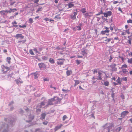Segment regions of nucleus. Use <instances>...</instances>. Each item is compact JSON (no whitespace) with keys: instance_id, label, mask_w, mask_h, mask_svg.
Instances as JSON below:
<instances>
[{"instance_id":"4c0bfd02","label":"nucleus","mask_w":132,"mask_h":132,"mask_svg":"<svg viewBox=\"0 0 132 132\" xmlns=\"http://www.w3.org/2000/svg\"><path fill=\"white\" fill-rule=\"evenodd\" d=\"M89 13H86L85 14V16H91V15H89Z\"/></svg>"},{"instance_id":"774afa93","label":"nucleus","mask_w":132,"mask_h":132,"mask_svg":"<svg viewBox=\"0 0 132 132\" xmlns=\"http://www.w3.org/2000/svg\"><path fill=\"white\" fill-rule=\"evenodd\" d=\"M14 109V108L13 106L11 107L10 108V110L11 111L12 110Z\"/></svg>"},{"instance_id":"2eb2a0df","label":"nucleus","mask_w":132,"mask_h":132,"mask_svg":"<svg viewBox=\"0 0 132 132\" xmlns=\"http://www.w3.org/2000/svg\"><path fill=\"white\" fill-rule=\"evenodd\" d=\"M75 84H74V86H75L77 85L79 83V81L78 80H75Z\"/></svg>"},{"instance_id":"aec40b11","label":"nucleus","mask_w":132,"mask_h":132,"mask_svg":"<svg viewBox=\"0 0 132 132\" xmlns=\"http://www.w3.org/2000/svg\"><path fill=\"white\" fill-rule=\"evenodd\" d=\"M11 59V58L10 57H8L7 58V61L9 63H10Z\"/></svg>"},{"instance_id":"5701e85b","label":"nucleus","mask_w":132,"mask_h":132,"mask_svg":"<svg viewBox=\"0 0 132 132\" xmlns=\"http://www.w3.org/2000/svg\"><path fill=\"white\" fill-rule=\"evenodd\" d=\"M15 81H16V83L17 84H19V82L20 83H23L22 81H19L18 79L16 80Z\"/></svg>"},{"instance_id":"f257e3e1","label":"nucleus","mask_w":132,"mask_h":132,"mask_svg":"<svg viewBox=\"0 0 132 132\" xmlns=\"http://www.w3.org/2000/svg\"><path fill=\"white\" fill-rule=\"evenodd\" d=\"M61 100V98H59L58 97H54V98H51L48 100L47 104L45 106L47 107L48 105H53V104L52 103V101L57 100V101L56 102L57 103H60Z\"/></svg>"},{"instance_id":"a878e982","label":"nucleus","mask_w":132,"mask_h":132,"mask_svg":"<svg viewBox=\"0 0 132 132\" xmlns=\"http://www.w3.org/2000/svg\"><path fill=\"white\" fill-rule=\"evenodd\" d=\"M67 118V116L65 115H64L63 117V120L64 121L65 119Z\"/></svg>"},{"instance_id":"0e129e2a","label":"nucleus","mask_w":132,"mask_h":132,"mask_svg":"<svg viewBox=\"0 0 132 132\" xmlns=\"http://www.w3.org/2000/svg\"><path fill=\"white\" fill-rule=\"evenodd\" d=\"M118 10L119 11H121V12H122V11L121 10V9L120 7H119L118 9Z\"/></svg>"},{"instance_id":"9d476101","label":"nucleus","mask_w":132,"mask_h":132,"mask_svg":"<svg viewBox=\"0 0 132 132\" xmlns=\"http://www.w3.org/2000/svg\"><path fill=\"white\" fill-rule=\"evenodd\" d=\"M11 11H8L7 10H5V12H7V13H10L12 11H13V10H15V11H17V10L16 9H10Z\"/></svg>"},{"instance_id":"13d9d810","label":"nucleus","mask_w":132,"mask_h":132,"mask_svg":"<svg viewBox=\"0 0 132 132\" xmlns=\"http://www.w3.org/2000/svg\"><path fill=\"white\" fill-rule=\"evenodd\" d=\"M8 78H10V77H11L12 76L11 74L9 75L8 76Z\"/></svg>"},{"instance_id":"49530a36","label":"nucleus","mask_w":132,"mask_h":132,"mask_svg":"<svg viewBox=\"0 0 132 132\" xmlns=\"http://www.w3.org/2000/svg\"><path fill=\"white\" fill-rule=\"evenodd\" d=\"M15 3V2H11L10 4V5H12Z\"/></svg>"},{"instance_id":"f704fd0d","label":"nucleus","mask_w":132,"mask_h":132,"mask_svg":"<svg viewBox=\"0 0 132 132\" xmlns=\"http://www.w3.org/2000/svg\"><path fill=\"white\" fill-rule=\"evenodd\" d=\"M81 12L83 13H84L86 12L85 9L84 8L82 9L81 10Z\"/></svg>"},{"instance_id":"ea45409f","label":"nucleus","mask_w":132,"mask_h":132,"mask_svg":"<svg viewBox=\"0 0 132 132\" xmlns=\"http://www.w3.org/2000/svg\"><path fill=\"white\" fill-rule=\"evenodd\" d=\"M127 22L128 23H132V20L130 19L129 20H128L127 21Z\"/></svg>"},{"instance_id":"58836bf2","label":"nucleus","mask_w":132,"mask_h":132,"mask_svg":"<svg viewBox=\"0 0 132 132\" xmlns=\"http://www.w3.org/2000/svg\"><path fill=\"white\" fill-rule=\"evenodd\" d=\"M98 78H97V80H102V79L101 77L100 76H98Z\"/></svg>"},{"instance_id":"338daca9","label":"nucleus","mask_w":132,"mask_h":132,"mask_svg":"<svg viewBox=\"0 0 132 132\" xmlns=\"http://www.w3.org/2000/svg\"><path fill=\"white\" fill-rule=\"evenodd\" d=\"M110 29L111 31L112 30H113V28L112 27H111V26L110 27Z\"/></svg>"},{"instance_id":"e2e57ef3","label":"nucleus","mask_w":132,"mask_h":132,"mask_svg":"<svg viewBox=\"0 0 132 132\" xmlns=\"http://www.w3.org/2000/svg\"><path fill=\"white\" fill-rule=\"evenodd\" d=\"M118 2L117 1H115L113 2V3L114 4H116Z\"/></svg>"},{"instance_id":"3c124183","label":"nucleus","mask_w":132,"mask_h":132,"mask_svg":"<svg viewBox=\"0 0 132 132\" xmlns=\"http://www.w3.org/2000/svg\"><path fill=\"white\" fill-rule=\"evenodd\" d=\"M116 69L115 68H112V71H115Z\"/></svg>"},{"instance_id":"9b49d317","label":"nucleus","mask_w":132,"mask_h":132,"mask_svg":"<svg viewBox=\"0 0 132 132\" xmlns=\"http://www.w3.org/2000/svg\"><path fill=\"white\" fill-rule=\"evenodd\" d=\"M73 13L74 14L73 15H71V18L73 19H76V16L77 14V13L75 12H74Z\"/></svg>"},{"instance_id":"603ef678","label":"nucleus","mask_w":132,"mask_h":132,"mask_svg":"<svg viewBox=\"0 0 132 132\" xmlns=\"http://www.w3.org/2000/svg\"><path fill=\"white\" fill-rule=\"evenodd\" d=\"M131 39H130L128 40V42L130 44H131Z\"/></svg>"},{"instance_id":"412c9836","label":"nucleus","mask_w":132,"mask_h":132,"mask_svg":"<svg viewBox=\"0 0 132 132\" xmlns=\"http://www.w3.org/2000/svg\"><path fill=\"white\" fill-rule=\"evenodd\" d=\"M49 62L52 63H54V61L53 59L50 58L49 60Z\"/></svg>"},{"instance_id":"5fc2aeb1","label":"nucleus","mask_w":132,"mask_h":132,"mask_svg":"<svg viewBox=\"0 0 132 132\" xmlns=\"http://www.w3.org/2000/svg\"><path fill=\"white\" fill-rule=\"evenodd\" d=\"M35 1L34 2V3H37L39 1V0H34Z\"/></svg>"},{"instance_id":"0eeeda50","label":"nucleus","mask_w":132,"mask_h":132,"mask_svg":"<svg viewBox=\"0 0 132 132\" xmlns=\"http://www.w3.org/2000/svg\"><path fill=\"white\" fill-rule=\"evenodd\" d=\"M129 113V112L127 111L123 112L121 114V117L123 118L127 114H128Z\"/></svg>"},{"instance_id":"a19ab883","label":"nucleus","mask_w":132,"mask_h":132,"mask_svg":"<svg viewBox=\"0 0 132 132\" xmlns=\"http://www.w3.org/2000/svg\"><path fill=\"white\" fill-rule=\"evenodd\" d=\"M49 79L47 78H45L44 79V81H49Z\"/></svg>"},{"instance_id":"b1692460","label":"nucleus","mask_w":132,"mask_h":132,"mask_svg":"<svg viewBox=\"0 0 132 132\" xmlns=\"http://www.w3.org/2000/svg\"><path fill=\"white\" fill-rule=\"evenodd\" d=\"M42 58L43 60H46L48 59V57L46 56H44L42 57Z\"/></svg>"},{"instance_id":"4be33fe9","label":"nucleus","mask_w":132,"mask_h":132,"mask_svg":"<svg viewBox=\"0 0 132 132\" xmlns=\"http://www.w3.org/2000/svg\"><path fill=\"white\" fill-rule=\"evenodd\" d=\"M5 11L3 10L2 11H0V14L3 15H5Z\"/></svg>"},{"instance_id":"393cba45","label":"nucleus","mask_w":132,"mask_h":132,"mask_svg":"<svg viewBox=\"0 0 132 132\" xmlns=\"http://www.w3.org/2000/svg\"><path fill=\"white\" fill-rule=\"evenodd\" d=\"M116 64H112L110 65V67L111 68H115V67L116 66Z\"/></svg>"},{"instance_id":"4468645a","label":"nucleus","mask_w":132,"mask_h":132,"mask_svg":"<svg viewBox=\"0 0 132 132\" xmlns=\"http://www.w3.org/2000/svg\"><path fill=\"white\" fill-rule=\"evenodd\" d=\"M109 31V30H105V31H102L101 32V33L102 34H105V33H108Z\"/></svg>"},{"instance_id":"a211bd4d","label":"nucleus","mask_w":132,"mask_h":132,"mask_svg":"<svg viewBox=\"0 0 132 132\" xmlns=\"http://www.w3.org/2000/svg\"><path fill=\"white\" fill-rule=\"evenodd\" d=\"M68 6L69 7L71 8L74 6V4L71 3L68 4Z\"/></svg>"},{"instance_id":"f03ea898","label":"nucleus","mask_w":132,"mask_h":132,"mask_svg":"<svg viewBox=\"0 0 132 132\" xmlns=\"http://www.w3.org/2000/svg\"><path fill=\"white\" fill-rule=\"evenodd\" d=\"M114 126L113 124H110V123H107L104 125L103 127L104 128V131L106 129L108 130V132H109L110 131V129H111L112 128L114 127Z\"/></svg>"},{"instance_id":"423d86ee","label":"nucleus","mask_w":132,"mask_h":132,"mask_svg":"<svg viewBox=\"0 0 132 132\" xmlns=\"http://www.w3.org/2000/svg\"><path fill=\"white\" fill-rule=\"evenodd\" d=\"M105 17H107L108 16H110L112 14V12L111 11H109L106 13H103Z\"/></svg>"},{"instance_id":"c756f323","label":"nucleus","mask_w":132,"mask_h":132,"mask_svg":"<svg viewBox=\"0 0 132 132\" xmlns=\"http://www.w3.org/2000/svg\"><path fill=\"white\" fill-rule=\"evenodd\" d=\"M34 77H35V79H37V78L38 77V75L37 74L34 73Z\"/></svg>"},{"instance_id":"680f3d73","label":"nucleus","mask_w":132,"mask_h":132,"mask_svg":"<svg viewBox=\"0 0 132 132\" xmlns=\"http://www.w3.org/2000/svg\"><path fill=\"white\" fill-rule=\"evenodd\" d=\"M55 18H57L58 19H60V17H58L57 15H56L55 16Z\"/></svg>"},{"instance_id":"052dcab7","label":"nucleus","mask_w":132,"mask_h":132,"mask_svg":"<svg viewBox=\"0 0 132 132\" xmlns=\"http://www.w3.org/2000/svg\"><path fill=\"white\" fill-rule=\"evenodd\" d=\"M40 109H38L37 110V112H40Z\"/></svg>"},{"instance_id":"bb28decb","label":"nucleus","mask_w":132,"mask_h":132,"mask_svg":"<svg viewBox=\"0 0 132 132\" xmlns=\"http://www.w3.org/2000/svg\"><path fill=\"white\" fill-rule=\"evenodd\" d=\"M29 118L31 120H32L34 118V116L31 115H30V116L29 117Z\"/></svg>"},{"instance_id":"39448f33","label":"nucleus","mask_w":132,"mask_h":132,"mask_svg":"<svg viewBox=\"0 0 132 132\" xmlns=\"http://www.w3.org/2000/svg\"><path fill=\"white\" fill-rule=\"evenodd\" d=\"M58 60H62V62H59L57 61V64L58 65H63V64L64 61H65V60L64 59H58Z\"/></svg>"},{"instance_id":"bf43d9fd","label":"nucleus","mask_w":132,"mask_h":132,"mask_svg":"<svg viewBox=\"0 0 132 132\" xmlns=\"http://www.w3.org/2000/svg\"><path fill=\"white\" fill-rule=\"evenodd\" d=\"M94 71L93 72V73L94 74L95 73H97V71L96 70H94Z\"/></svg>"},{"instance_id":"a18cd8bd","label":"nucleus","mask_w":132,"mask_h":132,"mask_svg":"<svg viewBox=\"0 0 132 132\" xmlns=\"http://www.w3.org/2000/svg\"><path fill=\"white\" fill-rule=\"evenodd\" d=\"M127 67V65L125 64L123 65H122V67H121L122 68H126Z\"/></svg>"},{"instance_id":"cd10ccee","label":"nucleus","mask_w":132,"mask_h":132,"mask_svg":"<svg viewBox=\"0 0 132 132\" xmlns=\"http://www.w3.org/2000/svg\"><path fill=\"white\" fill-rule=\"evenodd\" d=\"M42 9V7H40V8H39L38 9H37V11H36V12L38 13L39 11H41Z\"/></svg>"},{"instance_id":"6e6552de","label":"nucleus","mask_w":132,"mask_h":132,"mask_svg":"<svg viewBox=\"0 0 132 132\" xmlns=\"http://www.w3.org/2000/svg\"><path fill=\"white\" fill-rule=\"evenodd\" d=\"M15 37L17 39L20 38L21 39H23L24 38V36L21 34H18L16 35Z\"/></svg>"},{"instance_id":"6ab92c4d","label":"nucleus","mask_w":132,"mask_h":132,"mask_svg":"<svg viewBox=\"0 0 132 132\" xmlns=\"http://www.w3.org/2000/svg\"><path fill=\"white\" fill-rule=\"evenodd\" d=\"M104 84L106 86H108L109 85V83L107 81H105L104 82Z\"/></svg>"},{"instance_id":"69168bd1","label":"nucleus","mask_w":132,"mask_h":132,"mask_svg":"<svg viewBox=\"0 0 132 132\" xmlns=\"http://www.w3.org/2000/svg\"><path fill=\"white\" fill-rule=\"evenodd\" d=\"M121 97L122 98H124V96L123 95H121Z\"/></svg>"},{"instance_id":"7ed1b4c3","label":"nucleus","mask_w":132,"mask_h":132,"mask_svg":"<svg viewBox=\"0 0 132 132\" xmlns=\"http://www.w3.org/2000/svg\"><path fill=\"white\" fill-rule=\"evenodd\" d=\"M14 124V121L11 120L10 122L8 123V124H5L4 125V128H5L6 127V128L7 130H4V132H6L7 131V129L9 128V125L10 126H12Z\"/></svg>"},{"instance_id":"c9c22d12","label":"nucleus","mask_w":132,"mask_h":132,"mask_svg":"<svg viewBox=\"0 0 132 132\" xmlns=\"http://www.w3.org/2000/svg\"><path fill=\"white\" fill-rule=\"evenodd\" d=\"M29 52H30V54H31V55H34V54L33 53V51L32 50H30Z\"/></svg>"},{"instance_id":"f3484780","label":"nucleus","mask_w":132,"mask_h":132,"mask_svg":"<svg viewBox=\"0 0 132 132\" xmlns=\"http://www.w3.org/2000/svg\"><path fill=\"white\" fill-rule=\"evenodd\" d=\"M75 28L76 29V30H79L81 29V28L80 26H78L76 27Z\"/></svg>"},{"instance_id":"37998d69","label":"nucleus","mask_w":132,"mask_h":132,"mask_svg":"<svg viewBox=\"0 0 132 132\" xmlns=\"http://www.w3.org/2000/svg\"><path fill=\"white\" fill-rule=\"evenodd\" d=\"M76 61V63L77 64H79L80 63V61L78 60H77Z\"/></svg>"},{"instance_id":"20e7f679","label":"nucleus","mask_w":132,"mask_h":132,"mask_svg":"<svg viewBox=\"0 0 132 132\" xmlns=\"http://www.w3.org/2000/svg\"><path fill=\"white\" fill-rule=\"evenodd\" d=\"M102 38L103 40V43L106 44H107L108 42H110L111 40V38H107V37H103Z\"/></svg>"},{"instance_id":"7c9ffc66","label":"nucleus","mask_w":132,"mask_h":132,"mask_svg":"<svg viewBox=\"0 0 132 132\" xmlns=\"http://www.w3.org/2000/svg\"><path fill=\"white\" fill-rule=\"evenodd\" d=\"M128 62L130 63H132V58L128 60Z\"/></svg>"},{"instance_id":"f8f14e48","label":"nucleus","mask_w":132,"mask_h":132,"mask_svg":"<svg viewBox=\"0 0 132 132\" xmlns=\"http://www.w3.org/2000/svg\"><path fill=\"white\" fill-rule=\"evenodd\" d=\"M62 126V125L61 124V125L59 126H57L55 127L54 130L55 131H57Z\"/></svg>"},{"instance_id":"09e8293b","label":"nucleus","mask_w":132,"mask_h":132,"mask_svg":"<svg viewBox=\"0 0 132 132\" xmlns=\"http://www.w3.org/2000/svg\"><path fill=\"white\" fill-rule=\"evenodd\" d=\"M122 79L123 80L125 81H126L127 80V78L126 77L123 78H122Z\"/></svg>"},{"instance_id":"4d7b16f0","label":"nucleus","mask_w":132,"mask_h":132,"mask_svg":"<svg viewBox=\"0 0 132 132\" xmlns=\"http://www.w3.org/2000/svg\"><path fill=\"white\" fill-rule=\"evenodd\" d=\"M17 23L15 21H14V22H12V24H16Z\"/></svg>"},{"instance_id":"72a5a7b5","label":"nucleus","mask_w":132,"mask_h":132,"mask_svg":"<svg viewBox=\"0 0 132 132\" xmlns=\"http://www.w3.org/2000/svg\"><path fill=\"white\" fill-rule=\"evenodd\" d=\"M32 19L31 18H30L29 19V22L30 23H32Z\"/></svg>"},{"instance_id":"864d4df0","label":"nucleus","mask_w":132,"mask_h":132,"mask_svg":"<svg viewBox=\"0 0 132 132\" xmlns=\"http://www.w3.org/2000/svg\"><path fill=\"white\" fill-rule=\"evenodd\" d=\"M126 32L128 34H130V32L129 31V29L126 31Z\"/></svg>"},{"instance_id":"dca6fc26","label":"nucleus","mask_w":132,"mask_h":132,"mask_svg":"<svg viewBox=\"0 0 132 132\" xmlns=\"http://www.w3.org/2000/svg\"><path fill=\"white\" fill-rule=\"evenodd\" d=\"M122 129V128L121 127H119L118 128H117L116 129V130L117 132H119L121 129Z\"/></svg>"},{"instance_id":"6e6d98bb","label":"nucleus","mask_w":132,"mask_h":132,"mask_svg":"<svg viewBox=\"0 0 132 132\" xmlns=\"http://www.w3.org/2000/svg\"><path fill=\"white\" fill-rule=\"evenodd\" d=\"M26 27V25H23L22 26L21 28H25Z\"/></svg>"},{"instance_id":"79ce46f5","label":"nucleus","mask_w":132,"mask_h":132,"mask_svg":"<svg viewBox=\"0 0 132 132\" xmlns=\"http://www.w3.org/2000/svg\"><path fill=\"white\" fill-rule=\"evenodd\" d=\"M14 103V102L12 101L9 104V106H11V105H12Z\"/></svg>"},{"instance_id":"e433bc0d","label":"nucleus","mask_w":132,"mask_h":132,"mask_svg":"<svg viewBox=\"0 0 132 132\" xmlns=\"http://www.w3.org/2000/svg\"><path fill=\"white\" fill-rule=\"evenodd\" d=\"M45 103L44 102H42L41 103L40 106L45 105Z\"/></svg>"},{"instance_id":"c03bdc74","label":"nucleus","mask_w":132,"mask_h":132,"mask_svg":"<svg viewBox=\"0 0 132 132\" xmlns=\"http://www.w3.org/2000/svg\"><path fill=\"white\" fill-rule=\"evenodd\" d=\"M122 71L123 73H125L126 72V69H122Z\"/></svg>"},{"instance_id":"2f4dec72","label":"nucleus","mask_w":132,"mask_h":132,"mask_svg":"<svg viewBox=\"0 0 132 132\" xmlns=\"http://www.w3.org/2000/svg\"><path fill=\"white\" fill-rule=\"evenodd\" d=\"M48 122L47 121H45L43 122V123L44 125H46L48 123Z\"/></svg>"},{"instance_id":"473e14b6","label":"nucleus","mask_w":132,"mask_h":132,"mask_svg":"<svg viewBox=\"0 0 132 132\" xmlns=\"http://www.w3.org/2000/svg\"><path fill=\"white\" fill-rule=\"evenodd\" d=\"M111 96L113 99V97H114V91H112V94H111Z\"/></svg>"},{"instance_id":"de8ad7c7","label":"nucleus","mask_w":132,"mask_h":132,"mask_svg":"<svg viewBox=\"0 0 132 132\" xmlns=\"http://www.w3.org/2000/svg\"><path fill=\"white\" fill-rule=\"evenodd\" d=\"M98 73L99 75L98 76H100V77H101V75L102 74V73L100 72H98Z\"/></svg>"},{"instance_id":"ddd939ff","label":"nucleus","mask_w":132,"mask_h":132,"mask_svg":"<svg viewBox=\"0 0 132 132\" xmlns=\"http://www.w3.org/2000/svg\"><path fill=\"white\" fill-rule=\"evenodd\" d=\"M44 64L43 63H40L38 64V65L40 68H42L43 67Z\"/></svg>"},{"instance_id":"c85d7f7f","label":"nucleus","mask_w":132,"mask_h":132,"mask_svg":"<svg viewBox=\"0 0 132 132\" xmlns=\"http://www.w3.org/2000/svg\"><path fill=\"white\" fill-rule=\"evenodd\" d=\"M70 71L69 70L67 71L66 72V73L68 76H69L70 75Z\"/></svg>"},{"instance_id":"8fccbe9b","label":"nucleus","mask_w":132,"mask_h":132,"mask_svg":"<svg viewBox=\"0 0 132 132\" xmlns=\"http://www.w3.org/2000/svg\"><path fill=\"white\" fill-rule=\"evenodd\" d=\"M117 82H118L119 84H120L121 83V82L120 81V80L119 79H118L117 80Z\"/></svg>"},{"instance_id":"1a4fd4ad","label":"nucleus","mask_w":132,"mask_h":132,"mask_svg":"<svg viewBox=\"0 0 132 132\" xmlns=\"http://www.w3.org/2000/svg\"><path fill=\"white\" fill-rule=\"evenodd\" d=\"M46 114L44 113H43L41 114V117L40 118V119L43 120L45 118L46 116Z\"/></svg>"}]
</instances>
